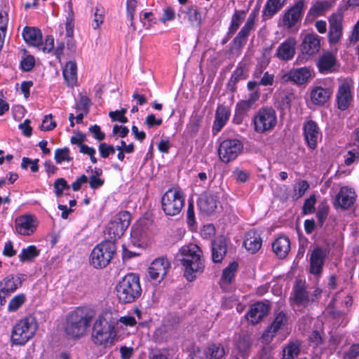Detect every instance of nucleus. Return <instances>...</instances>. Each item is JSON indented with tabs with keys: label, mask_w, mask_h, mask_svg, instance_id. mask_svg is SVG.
<instances>
[{
	"label": "nucleus",
	"mask_w": 359,
	"mask_h": 359,
	"mask_svg": "<svg viewBox=\"0 0 359 359\" xmlns=\"http://www.w3.org/2000/svg\"><path fill=\"white\" fill-rule=\"evenodd\" d=\"M262 240L260 235L254 231H248L243 241V245L250 253L257 252L262 247Z\"/></svg>",
	"instance_id": "obj_26"
},
{
	"label": "nucleus",
	"mask_w": 359,
	"mask_h": 359,
	"mask_svg": "<svg viewBox=\"0 0 359 359\" xmlns=\"http://www.w3.org/2000/svg\"><path fill=\"white\" fill-rule=\"evenodd\" d=\"M332 94V90L325 88L316 86V104L325 105L328 102Z\"/></svg>",
	"instance_id": "obj_39"
},
{
	"label": "nucleus",
	"mask_w": 359,
	"mask_h": 359,
	"mask_svg": "<svg viewBox=\"0 0 359 359\" xmlns=\"http://www.w3.org/2000/svg\"><path fill=\"white\" fill-rule=\"evenodd\" d=\"M56 126V123L53 120L52 114L46 115L42 121L41 129L44 131L53 130Z\"/></svg>",
	"instance_id": "obj_52"
},
{
	"label": "nucleus",
	"mask_w": 359,
	"mask_h": 359,
	"mask_svg": "<svg viewBox=\"0 0 359 359\" xmlns=\"http://www.w3.org/2000/svg\"><path fill=\"white\" fill-rule=\"evenodd\" d=\"M89 131L93 134V137L98 141H101L105 137V134L101 131L100 127L97 125L91 126L89 128Z\"/></svg>",
	"instance_id": "obj_56"
},
{
	"label": "nucleus",
	"mask_w": 359,
	"mask_h": 359,
	"mask_svg": "<svg viewBox=\"0 0 359 359\" xmlns=\"http://www.w3.org/2000/svg\"><path fill=\"white\" fill-rule=\"evenodd\" d=\"M336 64L335 55L332 52L327 50L319 55L317 67L320 73L325 74L334 72Z\"/></svg>",
	"instance_id": "obj_19"
},
{
	"label": "nucleus",
	"mask_w": 359,
	"mask_h": 359,
	"mask_svg": "<svg viewBox=\"0 0 359 359\" xmlns=\"http://www.w3.org/2000/svg\"><path fill=\"white\" fill-rule=\"evenodd\" d=\"M90 105V100L86 96H81L76 105V109L79 111H83L85 114H87Z\"/></svg>",
	"instance_id": "obj_49"
},
{
	"label": "nucleus",
	"mask_w": 359,
	"mask_h": 359,
	"mask_svg": "<svg viewBox=\"0 0 359 359\" xmlns=\"http://www.w3.org/2000/svg\"><path fill=\"white\" fill-rule=\"evenodd\" d=\"M137 0H127V17L131 21V26L133 25L134 12L137 6Z\"/></svg>",
	"instance_id": "obj_55"
},
{
	"label": "nucleus",
	"mask_w": 359,
	"mask_h": 359,
	"mask_svg": "<svg viewBox=\"0 0 359 359\" xmlns=\"http://www.w3.org/2000/svg\"><path fill=\"white\" fill-rule=\"evenodd\" d=\"M131 216L128 211L117 213L114 219L108 224L107 231L111 239L120 238L129 226Z\"/></svg>",
	"instance_id": "obj_10"
},
{
	"label": "nucleus",
	"mask_w": 359,
	"mask_h": 359,
	"mask_svg": "<svg viewBox=\"0 0 359 359\" xmlns=\"http://www.w3.org/2000/svg\"><path fill=\"white\" fill-rule=\"evenodd\" d=\"M109 313L100 315L93 324L91 332L93 343L104 348L111 347L117 337L115 325L109 320Z\"/></svg>",
	"instance_id": "obj_2"
},
{
	"label": "nucleus",
	"mask_w": 359,
	"mask_h": 359,
	"mask_svg": "<svg viewBox=\"0 0 359 359\" xmlns=\"http://www.w3.org/2000/svg\"><path fill=\"white\" fill-rule=\"evenodd\" d=\"M88 177L86 176L85 175H82L81 176L78 177L75 182H74L72 184V189L74 191H79L81 189L82 184L86 183L88 182Z\"/></svg>",
	"instance_id": "obj_63"
},
{
	"label": "nucleus",
	"mask_w": 359,
	"mask_h": 359,
	"mask_svg": "<svg viewBox=\"0 0 359 359\" xmlns=\"http://www.w3.org/2000/svg\"><path fill=\"white\" fill-rule=\"evenodd\" d=\"M101 157L107 158L110 154L115 153V147L111 144H107L104 142L100 143L98 147Z\"/></svg>",
	"instance_id": "obj_51"
},
{
	"label": "nucleus",
	"mask_w": 359,
	"mask_h": 359,
	"mask_svg": "<svg viewBox=\"0 0 359 359\" xmlns=\"http://www.w3.org/2000/svg\"><path fill=\"white\" fill-rule=\"evenodd\" d=\"M162 119L156 118L154 114H149L145 118V124L149 128L158 126L162 124Z\"/></svg>",
	"instance_id": "obj_59"
},
{
	"label": "nucleus",
	"mask_w": 359,
	"mask_h": 359,
	"mask_svg": "<svg viewBox=\"0 0 359 359\" xmlns=\"http://www.w3.org/2000/svg\"><path fill=\"white\" fill-rule=\"evenodd\" d=\"M259 6L252 11L246 22L233 39L232 42L235 48L240 49L247 43L248 36L251 32L255 29V20L259 15Z\"/></svg>",
	"instance_id": "obj_11"
},
{
	"label": "nucleus",
	"mask_w": 359,
	"mask_h": 359,
	"mask_svg": "<svg viewBox=\"0 0 359 359\" xmlns=\"http://www.w3.org/2000/svg\"><path fill=\"white\" fill-rule=\"evenodd\" d=\"M89 184L91 189H96L104 184V180L95 175H91L89 177Z\"/></svg>",
	"instance_id": "obj_58"
},
{
	"label": "nucleus",
	"mask_w": 359,
	"mask_h": 359,
	"mask_svg": "<svg viewBox=\"0 0 359 359\" xmlns=\"http://www.w3.org/2000/svg\"><path fill=\"white\" fill-rule=\"evenodd\" d=\"M311 76V72L306 67L292 69L281 76V81L283 83L292 81L295 84L302 85L306 83Z\"/></svg>",
	"instance_id": "obj_15"
},
{
	"label": "nucleus",
	"mask_w": 359,
	"mask_h": 359,
	"mask_svg": "<svg viewBox=\"0 0 359 359\" xmlns=\"http://www.w3.org/2000/svg\"><path fill=\"white\" fill-rule=\"evenodd\" d=\"M176 261L183 266L184 276L193 281L205 269L202 250L196 244L190 243L181 247L175 255Z\"/></svg>",
	"instance_id": "obj_1"
},
{
	"label": "nucleus",
	"mask_w": 359,
	"mask_h": 359,
	"mask_svg": "<svg viewBox=\"0 0 359 359\" xmlns=\"http://www.w3.org/2000/svg\"><path fill=\"white\" fill-rule=\"evenodd\" d=\"M301 53L305 60L311 58L314 55V34L309 32L305 34L301 43Z\"/></svg>",
	"instance_id": "obj_32"
},
{
	"label": "nucleus",
	"mask_w": 359,
	"mask_h": 359,
	"mask_svg": "<svg viewBox=\"0 0 359 359\" xmlns=\"http://www.w3.org/2000/svg\"><path fill=\"white\" fill-rule=\"evenodd\" d=\"M269 311V305L267 303L258 302L250 306L246 313L247 320L252 324L259 323Z\"/></svg>",
	"instance_id": "obj_17"
},
{
	"label": "nucleus",
	"mask_w": 359,
	"mask_h": 359,
	"mask_svg": "<svg viewBox=\"0 0 359 359\" xmlns=\"http://www.w3.org/2000/svg\"><path fill=\"white\" fill-rule=\"evenodd\" d=\"M233 175L237 181L243 183L245 182L249 177L248 172L240 169H236L233 171Z\"/></svg>",
	"instance_id": "obj_62"
},
{
	"label": "nucleus",
	"mask_w": 359,
	"mask_h": 359,
	"mask_svg": "<svg viewBox=\"0 0 359 359\" xmlns=\"http://www.w3.org/2000/svg\"><path fill=\"white\" fill-rule=\"evenodd\" d=\"M116 251V247L111 241H104L97 245L90 254V262L95 268L107 266L111 262Z\"/></svg>",
	"instance_id": "obj_6"
},
{
	"label": "nucleus",
	"mask_w": 359,
	"mask_h": 359,
	"mask_svg": "<svg viewBox=\"0 0 359 359\" xmlns=\"http://www.w3.org/2000/svg\"><path fill=\"white\" fill-rule=\"evenodd\" d=\"M300 352L299 344L298 342H290L283 349L282 359H294Z\"/></svg>",
	"instance_id": "obj_42"
},
{
	"label": "nucleus",
	"mask_w": 359,
	"mask_h": 359,
	"mask_svg": "<svg viewBox=\"0 0 359 359\" xmlns=\"http://www.w3.org/2000/svg\"><path fill=\"white\" fill-rule=\"evenodd\" d=\"M142 288L139 276L128 273L116 285V295L123 303H131L140 297Z\"/></svg>",
	"instance_id": "obj_3"
},
{
	"label": "nucleus",
	"mask_w": 359,
	"mask_h": 359,
	"mask_svg": "<svg viewBox=\"0 0 359 359\" xmlns=\"http://www.w3.org/2000/svg\"><path fill=\"white\" fill-rule=\"evenodd\" d=\"M253 122L256 132L264 133L271 131L277 123L276 111L272 107H262L255 115Z\"/></svg>",
	"instance_id": "obj_8"
},
{
	"label": "nucleus",
	"mask_w": 359,
	"mask_h": 359,
	"mask_svg": "<svg viewBox=\"0 0 359 359\" xmlns=\"http://www.w3.org/2000/svg\"><path fill=\"white\" fill-rule=\"evenodd\" d=\"M22 285L19 276L10 274L0 281V292L10 295Z\"/></svg>",
	"instance_id": "obj_23"
},
{
	"label": "nucleus",
	"mask_w": 359,
	"mask_h": 359,
	"mask_svg": "<svg viewBox=\"0 0 359 359\" xmlns=\"http://www.w3.org/2000/svg\"><path fill=\"white\" fill-rule=\"evenodd\" d=\"M127 109L122 108L121 110L111 111L109 113V116L112 121H118L126 123L128 121V118L125 116Z\"/></svg>",
	"instance_id": "obj_48"
},
{
	"label": "nucleus",
	"mask_w": 359,
	"mask_h": 359,
	"mask_svg": "<svg viewBox=\"0 0 359 359\" xmlns=\"http://www.w3.org/2000/svg\"><path fill=\"white\" fill-rule=\"evenodd\" d=\"M30 121L26 119L22 123L19 125V128L22 130L24 135L30 137L32 135V128L29 126Z\"/></svg>",
	"instance_id": "obj_64"
},
{
	"label": "nucleus",
	"mask_w": 359,
	"mask_h": 359,
	"mask_svg": "<svg viewBox=\"0 0 359 359\" xmlns=\"http://www.w3.org/2000/svg\"><path fill=\"white\" fill-rule=\"evenodd\" d=\"M291 249L290 241L287 237L279 236L272 243V250L280 259L285 258Z\"/></svg>",
	"instance_id": "obj_25"
},
{
	"label": "nucleus",
	"mask_w": 359,
	"mask_h": 359,
	"mask_svg": "<svg viewBox=\"0 0 359 359\" xmlns=\"http://www.w3.org/2000/svg\"><path fill=\"white\" fill-rule=\"evenodd\" d=\"M252 106L253 105L246 100L239 101L236 106V116H241L247 113Z\"/></svg>",
	"instance_id": "obj_50"
},
{
	"label": "nucleus",
	"mask_w": 359,
	"mask_h": 359,
	"mask_svg": "<svg viewBox=\"0 0 359 359\" xmlns=\"http://www.w3.org/2000/svg\"><path fill=\"white\" fill-rule=\"evenodd\" d=\"M355 193L352 189L341 188L336 196V203L342 209L346 210L353 205L355 201Z\"/></svg>",
	"instance_id": "obj_22"
},
{
	"label": "nucleus",
	"mask_w": 359,
	"mask_h": 359,
	"mask_svg": "<svg viewBox=\"0 0 359 359\" xmlns=\"http://www.w3.org/2000/svg\"><path fill=\"white\" fill-rule=\"evenodd\" d=\"M242 142L237 139H228L222 141L218 149L219 157L224 163L236 159L243 150Z\"/></svg>",
	"instance_id": "obj_9"
},
{
	"label": "nucleus",
	"mask_w": 359,
	"mask_h": 359,
	"mask_svg": "<svg viewBox=\"0 0 359 359\" xmlns=\"http://www.w3.org/2000/svg\"><path fill=\"white\" fill-rule=\"evenodd\" d=\"M230 116V110L224 105H219L215 113V119L212 126V130L217 133L219 132Z\"/></svg>",
	"instance_id": "obj_29"
},
{
	"label": "nucleus",
	"mask_w": 359,
	"mask_h": 359,
	"mask_svg": "<svg viewBox=\"0 0 359 359\" xmlns=\"http://www.w3.org/2000/svg\"><path fill=\"white\" fill-rule=\"evenodd\" d=\"M88 325L89 320L82 312H72L67 320L65 333L70 339H79L85 334Z\"/></svg>",
	"instance_id": "obj_7"
},
{
	"label": "nucleus",
	"mask_w": 359,
	"mask_h": 359,
	"mask_svg": "<svg viewBox=\"0 0 359 359\" xmlns=\"http://www.w3.org/2000/svg\"><path fill=\"white\" fill-rule=\"evenodd\" d=\"M332 4L328 1H316V15L320 14L322 12L328 10Z\"/></svg>",
	"instance_id": "obj_57"
},
{
	"label": "nucleus",
	"mask_w": 359,
	"mask_h": 359,
	"mask_svg": "<svg viewBox=\"0 0 359 359\" xmlns=\"http://www.w3.org/2000/svg\"><path fill=\"white\" fill-rule=\"evenodd\" d=\"M15 230L20 235L29 236L35 231L36 228L34 218L32 215L20 216L15 219Z\"/></svg>",
	"instance_id": "obj_18"
},
{
	"label": "nucleus",
	"mask_w": 359,
	"mask_h": 359,
	"mask_svg": "<svg viewBox=\"0 0 359 359\" xmlns=\"http://www.w3.org/2000/svg\"><path fill=\"white\" fill-rule=\"evenodd\" d=\"M191 25L193 27H200L201 24V14L196 6L189 7L184 12Z\"/></svg>",
	"instance_id": "obj_38"
},
{
	"label": "nucleus",
	"mask_w": 359,
	"mask_h": 359,
	"mask_svg": "<svg viewBox=\"0 0 359 359\" xmlns=\"http://www.w3.org/2000/svg\"><path fill=\"white\" fill-rule=\"evenodd\" d=\"M237 269L238 264L236 262H232L228 267L223 270L222 280L226 283H230L234 278Z\"/></svg>",
	"instance_id": "obj_44"
},
{
	"label": "nucleus",
	"mask_w": 359,
	"mask_h": 359,
	"mask_svg": "<svg viewBox=\"0 0 359 359\" xmlns=\"http://www.w3.org/2000/svg\"><path fill=\"white\" fill-rule=\"evenodd\" d=\"M250 346L251 342L249 337H240L236 343V348L238 353L237 355H233L232 359H247L249 355Z\"/></svg>",
	"instance_id": "obj_30"
},
{
	"label": "nucleus",
	"mask_w": 359,
	"mask_h": 359,
	"mask_svg": "<svg viewBox=\"0 0 359 359\" xmlns=\"http://www.w3.org/2000/svg\"><path fill=\"white\" fill-rule=\"evenodd\" d=\"M205 353L210 359H220L225 355L226 351L222 344H212L206 348Z\"/></svg>",
	"instance_id": "obj_37"
},
{
	"label": "nucleus",
	"mask_w": 359,
	"mask_h": 359,
	"mask_svg": "<svg viewBox=\"0 0 359 359\" xmlns=\"http://www.w3.org/2000/svg\"><path fill=\"white\" fill-rule=\"evenodd\" d=\"M294 303L298 305H306L309 302V296L306 290L305 282L302 280H296L293 287Z\"/></svg>",
	"instance_id": "obj_28"
},
{
	"label": "nucleus",
	"mask_w": 359,
	"mask_h": 359,
	"mask_svg": "<svg viewBox=\"0 0 359 359\" xmlns=\"http://www.w3.org/2000/svg\"><path fill=\"white\" fill-rule=\"evenodd\" d=\"M304 9V1L300 0L287 10L282 17V25L290 29L301 20Z\"/></svg>",
	"instance_id": "obj_13"
},
{
	"label": "nucleus",
	"mask_w": 359,
	"mask_h": 359,
	"mask_svg": "<svg viewBox=\"0 0 359 359\" xmlns=\"http://www.w3.org/2000/svg\"><path fill=\"white\" fill-rule=\"evenodd\" d=\"M330 252L329 244L323 247L316 246V276L322 273L325 259Z\"/></svg>",
	"instance_id": "obj_33"
},
{
	"label": "nucleus",
	"mask_w": 359,
	"mask_h": 359,
	"mask_svg": "<svg viewBox=\"0 0 359 359\" xmlns=\"http://www.w3.org/2000/svg\"><path fill=\"white\" fill-rule=\"evenodd\" d=\"M22 34L27 43L36 47L43 45L42 34L39 29L25 27L22 30Z\"/></svg>",
	"instance_id": "obj_24"
},
{
	"label": "nucleus",
	"mask_w": 359,
	"mask_h": 359,
	"mask_svg": "<svg viewBox=\"0 0 359 359\" xmlns=\"http://www.w3.org/2000/svg\"><path fill=\"white\" fill-rule=\"evenodd\" d=\"M245 18V11H235L232 15L230 25L228 29V34L233 36L239 28L241 24Z\"/></svg>",
	"instance_id": "obj_36"
},
{
	"label": "nucleus",
	"mask_w": 359,
	"mask_h": 359,
	"mask_svg": "<svg viewBox=\"0 0 359 359\" xmlns=\"http://www.w3.org/2000/svg\"><path fill=\"white\" fill-rule=\"evenodd\" d=\"M170 267V261L166 257L155 259L148 268L149 278L156 283H160L166 276Z\"/></svg>",
	"instance_id": "obj_12"
},
{
	"label": "nucleus",
	"mask_w": 359,
	"mask_h": 359,
	"mask_svg": "<svg viewBox=\"0 0 359 359\" xmlns=\"http://www.w3.org/2000/svg\"><path fill=\"white\" fill-rule=\"evenodd\" d=\"M329 211V205H327L326 201L321 202L318 208V211L316 212V217H318V225L321 226L325 219L327 217Z\"/></svg>",
	"instance_id": "obj_46"
},
{
	"label": "nucleus",
	"mask_w": 359,
	"mask_h": 359,
	"mask_svg": "<svg viewBox=\"0 0 359 359\" xmlns=\"http://www.w3.org/2000/svg\"><path fill=\"white\" fill-rule=\"evenodd\" d=\"M286 0H267L262 10V19L272 18L285 4Z\"/></svg>",
	"instance_id": "obj_27"
},
{
	"label": "nucleus",
	"mask_w": 359,
	"mask_h": 359,
	"mask_svg": "<svg viewBox=\"0 0 359 359\" xmlns=\"http://www.w3.org/2000/svg\"><path fill=\"white\" fill-rule=\"evenodd\" d=\"M287 323L286 315L280 311L275 317L272 323L268 326L266 331L263 333L262 337L266 341H270L275 336L276 332Z\"/></svg>",
	"instance_id": "obj_21"
},
{
	"label": "nucleus",
	"mask_w": 359,
	"mask_h": 359,
	"mask_svg": "<svg viewBox=\"0 0 359 359\" xmlns=\"http://www.w3.org/2000/svg\"><path fill=\"white\" fill-rule=\"evenodd\" d=\"M37 323L32 316H27L20 320L13 327L11 341L15 345H24L35 334Z\"/></svg>",
	"instance_id": "obj_4"
},
{
	"label": "nucleus",
	"mask_w": 359,
	"mask_h": 359,
	"mask_svg": "<svg viewBox=\"0 0 359 359\" xmlns=\"http://www.w3.org/2000/svg\"><path fill=\"white\" fill-rule=\"evenodd\" d=\"M304 135L308 145L314 149V122L310 120L304 126Z\"/></svg>",
	"instance_id": "obj_40"
},
{
	"label": "nucleus",
	"mask_w": 359,
	"mask_h": 359,
	"mask_svg": "<svg viewBox=\"0 0 359 359\" xmlns=\"http://www.w3.org/2000/svg\"><path fill=\"white\" fill-rule=\"evenodd\" d=\"M297 41L293 37H289L278 47L275 56L280 60L287 62L291 60L296 53Z\"/></svg>",
	"instance_id": "obj_14"
},
{
	"label": "nucleus",
	"mask_w": 359,
	"mask_h": 359,
	"mask_svg": "<svg viewBox=\"0 0 359 359\" xmlns=\"http://www.w3.org/2000/svg\"><path fill=\"white\" fill-rule=\"evenodd\" d=\"M314 212V195H311L309 198L306 199L302 208V214L308 215Z\"/></svg>",
	"instance_id": "obj_53"
},
{
	"label": "nucleus",
	"mask_w": 359,
	"mask_h": 359,
	"mask_svg": "<svg viewBox=\"0 0 359 359\" xmlns=\"http://www.w3.org/2000/svg\"><path fill=\"white\" fill-rule=\"evenodd\" d=\"M53 187L55 194L57 197H61L63 194V191L69 189L70 188L67 182L64 178L57 179L53 184Z\"/></svg>",
	"instance_id": "obj_47"
},
{
	"label": "nucleus",
	"mask_w": 359,
	"mask_h": 359,
	"mask_svg": "<svg viewBox=\"0 0 359 359\" xmlns=\"http://www.w3.org/2000/svg\"><path fill=\"white\" fill-rule=\"evenodd\" d=\"M359 357V343L353 344L346 353L348 359H357Z\"/></svg>",
	"instance_id": "obj_61"
},
{
	"label": "nucleus",
	"mask_w": 359,
	"mask_h": 359,
	"mask_svg": "<svg viewBox=\"0 0 359 359\" xmlns=\"http://www.w3.org/2000/svg\"><path fill=\"white\" fill-rule=\"evenodd\" d=\"M198 206L202 212L210 214L217 208V201L213 195H204L199 198Z\"/></svg>",
	"instance_id": "obj_35"
},
{
	"label": "nucleus",
	"mask_w": 359,
	"mask_h": 359,
	"mask_svg": "<svg viewBox=\"0 0 359 359\" xmlns=\"http://www.w3.org/2000/svg\"><path fill=\"white\" fill-rule=\"evenodd\" d=\"M34 57L32 55H28L21 61L20 66L24 71L29 72L34 67Z\"/></svg>",
	"instance_id": "obj_54"
},
{
	"label": "nucleus",
	"mask_w": 359,
	"mask_h": 359,
	"mask_svg": "<svg viewBox=\"0 0 359 359\" xmlns=\"http://www.w3.org/2000/svg\"><path fill=\"white\" fill-rule=\"evenodd\" d=\"M342 20L341 14L333 13L329 18L330 29L328 39L331 44L338 43L342 36Z\"/></svg>",
	"instance_id": "obj_16"
},
{
	"label": "nucleus",
	"mask_w": 359,
	"mask_h": 359,
	"mask_svg": "<svg viewBox=\"0 0 359 359\" xmlns=\"http://www.w3.org/2000/svg\"><path fill=\"white\" fill-rule=\"evenodd\" d=\"M351 100V86L347 81L343 82L339 86L337 95L338 109L341 111L346 110L348 108Z\"/></svg>",
	"instance_id": "obj_20"
},
{
	"label": "nucleus",
	"mask_w": 359,
	"mask_h": 359,
	"mask_svg": "<svg viewBox=\"0 0 359 359\" xmlns=\"http://www.w3.org/2000/svg\"><path fill=\"white\" fill-rule=\"evenodd\" d=\"M69 153L70 151L67 147L57 149L55 151V160L56 163L60 164L62 161H71L72 158L69 156Z\"/></svg>",
	"instance_id": "obj_45"
},
{
	"label": "nucleus",
	"mask_w": 359,
	"mask_h": 359,
	"mask_svg": "<svg viewBox=\"0 0 359 359\" xmlns=\"http://www.w3.org/2000/svg\"><path fill=\"white\" fill-rule=\"evenodd\" d=\"M39 255L38 250L34 245H29L26 248H23L18 255L19 260L22 262L32 260Z\"/></svg>",
	"instance_id": "obj_41"
},
{
	"label": "nucleus",
	"mask_w": 359,
	"mask_h": 359,
	"mask_svg": "<svg viewBox=\"0 0 359 359\" xmlns=\"http://www.w3.org/2000/svg\"><path fill=\"white\" fill-rule=\"evenodd\" d=\"M184 203L183 192L179 188H170L161 197V209L166 216H177L182 211Z\"/></svg>",
	"instance_id": "obj_5"
},
{
	"label": "nucleus",
	"mask_w": 359,
	"mask_h": 359,
	"mask_svg": "<svg viewBox=\"0 0 359 359\" xmlns=\"http://www.w3.org/2000/svg\"><path fill=\"white\" fill-rule=\"evenodd\" d=\"M274 81V75L266 72L262 77L259 84L263 86H272Z\"/></svg>",
	"instance_id": "obj_60"
},
{
	"label": "nucleus",
	"mask_w": 359,
	"mask_h": 359,
	"mask_svg": "<svg viewBox=\"0 0 359 359\" xmlns=\"http://www.w3.org/2000/svg\"><path fill=\"white\" fill-rule=\"evenodd\" d=\"M63 77L68 86H74L77 81V66L75 62H67L63 69Z\"/></svg>",
	"instance_id": "obj_34"
},
{
	"label": "nucleus",
	"mask_w": 359,
	"mask_h": 359,
	"mask_svg": "<svg viewBox=\"0 0 359 359\" xmlns=\"http://www.w3.org/2000/svg\"><path fill=\"white\" fill-rule=\"evenodd\" d=\"M226 253V244L224 238H219L212 243V259L215 263L222 261Z\"/></svg>",
	"instance_id": "obj_31"
},
{
	"label": "nucleus",
	"mask_w": 359,
	"mask_h": 359,
	"mask_svg": "<svg viewBox=\"0 0 359 359\" xmlns=\"http://www.w3.org/2000/svg\"><path fill=\"white\" fill-rule=\"evenodd\" d=\"M26 301L25 294L21 293L14 296L9 302L8 310L10 312L16 311Z\"/></svg>",
	"instance_id": "obj_43"
}]
</instances>
